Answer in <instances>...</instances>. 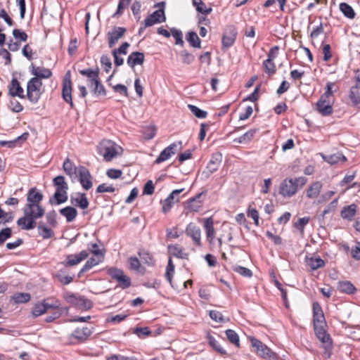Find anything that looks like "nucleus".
<instances>
[{
  "mask_svg": "<svg viewBox=\"0 0 360 360\" xmlns=\"http://www.w3.org/2000/svg\"><path fill=\"white\" fill-rule=\"evenodd\" d=\"M314 329L318 339L324 344L326 350H330L332 346L330 335L326 333V322L320 304L317 302L313 304Z\"/></svg>",
  "mask_w": 360,
  "mask_h": 360,
  "instance_id": "1",
  "label": "nucleus"
},
{
  "mask_svg": "<svg viewBox=\"0 0 360 360\" xmlns=\"http://www.w3.org/2000/svg\"><path fill=\"white\" fill-rule=\"evenodd\" d=\"M24 215L17 220V224L23 230H32L36 227V220L42 217L45 210L41 205H25Z\"/></svg>",
  "mask_w": 360,
  "mask_h": 360,
  "instance_id": "2",
  "label": "nucleus"
},
{
  "mask_svg": "<svg viewBox=\"0 0 360 360\" xmlns=\"http://www.w3.org/2000/svg\"><path fill=\"white\" fill-rule=\"evenodd\" d=\"M307 183V179L300 176L295 179H285L280 185L279 193L285 198L294 195L299 188H302Z\"/></svg>",
  "mask_w": 360,
  "mask_h": 360,
  "instance_id": "3",
  "label": "nucleus"
},
{
  "mask_svg": "<svg viewBox=\"0 0 360 360\" xmlns=\"http://www.w3.org/2000/svg\"><path fill=\"white\" fill-rule=\"evenodd\" d=\"M98 152L103 157L105 161L110 162L122 154V148L115 142L104 139L98 146Z\"/></svg>",
  "mask_w": 360,
  "mask_h": 360,
  "instance_id": "4",
  "label": "nucleus"
},
{
  "mask_svg": "<svg viewBox=\"0 0 360 360\" xmlns=\"http://www.w3.org/2000/svg\"><path fill=\"white\" fill-rule=\"evenodd\" d=\"M63 298L70 305L82 310H87L92 307L91 300L77 293L66 291L63 294Z\"/></svg>",
  "mask_w": 360,
  "mask_h": 360,
  "instance_id": "5",
  "label": "nucleus"
},
{
  "mask_svg": "<svg viewBox=\"0 0 360 360\" xmlns=\"http://www.w3.org/2000/svg\"><path fill=\"white\" fill-rule=\"evenodd\" d=\"M42 82L37 77L31 78L27 84V97L32 103H37L42 94Z\"/></svg>",
  "mask_w": 360,
  "mask_h": 360,
  "instance_id": "6",
  "label": "nucleus"
},
{
  "mask_svg": "<svg viewBox=\"0 0 360 360\" xmlns=\"http://www.w3.org/2000/svg\"><path fill=\"white\" fill-rule=\"evenodd\" d=\"M108 273L112 278L117 281L118 285L122 289L127 288L131 285L130 278L125 275L122 270L116 268H110L108 270Z\"/></svg>",
  "mask_w": 360,
  "mask_h": 360,
  "instance_id": "7",
  "label": "nucleus"
},
{
  "mask_svg": "<svg viewBox=\"0 0 360 360\" xmlns=\"http://www.w3.org/2000/svg\"><path fill=\"white\" fill-rule=\"evenodd\" d=\"M182 149V142L180 141L177 143H173L169 146L165 148L157 158L155 162L160 164L164 161L167 160L172 155H174L177 151Z\"/></svg>",
  "mask_w": 360,
  "mask_h": 360,
  "instance_id": "8",
  "label": "nucleus"
},
{
  "mask_svg": "<svg viewBox=\"0 0 360 360\" xmlns=\"http://www.w3.org/2000/svg\"><path fill=\"white\" fill-rule=\"evenodd\" d=\"M77 179L81 184L82 188L86 191L89 190L93 186V177L91 175L89 169L85 167H79V172L77 173Z\"/></svg>",
  "mask_w": 360,
  "mask_h": 360,
  "instance_id": "9",
  "label": "nucleus"
},
{
  "mask_svg": "<svg viewBox=\"0 0 360 360\" xmlns=\"http://www.w3.org/2000/svg\"><path fill=\"white\" fill-rule=\"evenodd\" d=\"M62 96L63 99L70 105L71 108H73L74 105L72 99V82L70 79V71L66 73L63 80Z\"/></svg>",
  "mask_w": 360,
  "mask_h": 360,
  "instance_id": "10",
  "label": "nucleus"
},
{
  "mask_svg": "<svg viewBox=\"0 0 360 360\" xmlns=\"http://www.w3.org/2000/svg\"><path fill=\"white\" fill-rule=\"evenodd\" d=\"M237 35L236 30L232 27H228L223 34L222 46L225 49L230 48L235 42Z\"/></svg>",
  "mask_w": 360,
  "mask_h": 360,
  "instance_id": "11",
  "label": "nucleus"
},
{
  "mask_svg": "<svg viewBox=\"0 0 360 360\" xmlns=\"http://www.w3.org/2000/svg\"><path fill=\"white\" fill-rule=\"evenodd\" d=\"M70 202L83 210L88 208L89 202L84 193H76L70 197Z\"/></svg>",
  "mask_w": 360,
  "mask_h": 360,
  "instance_id": "12",
  "label": "nucleus"
},
{
  "mask_svg": "<svg viewBox=\"0 0 360 360\" xmlns=\"http://www.w3.org/2000/svg\"><path fill=\"white\" fill-rule=\"evenodd\" d=\"M126 32V29L122 27H115L108 32V45L112 48Z\"/></svg>",
  "mask_w": 360,
  "mask_h": 360,
  "instance_id": "13",
  "label": "nucleus"
},
{
  "mask_svg": "<svg viewBox=\"0 0 360 360\" xmlns=\"http://www.w3.org/2000/svg\"><path fill=\"white\" fill-rule=\"evenodd\" d=\"M316 110L323 116L330 115L333 112V105L330 99L321 97L316 103Z\"/></svg>",
  "mask_w": 360,
  "mask_h": 360,
  "instance_id": "14",
  "label": "nucleus"
},
{
  "mask_svg": "<svg viewBox=\"0 0 360 360\" xmlns=\"http://www.w3.org/2000/svg\"><path fill=\"white\" fill-rule=\"evenodd\" d=\"M166 20L163 9H159L153 12L145 20V27L153 25L155 23L162 22Z\"/></svg>",
  "mask_w": 360,
  "mask_h": 360,
  "instance_id": "15",
  "label": "nucleus"
},
{
  "mask_svg": "<svg viewBox=\"0 0 360 360\" xmlns=\"http://www.w3.org/2000/svg\"><path fill=\"white\" fill-rule=\"evenodd\" d=\"M30 70L31 74L34 76L33 77H37L40 80L41 79H48L52 75V72L49 69L44 67L36 66L33 63L31 64Z\"/></svg>",
  "mask_w": 360,
  "mask_h": 360,
  "instance_id": "16",
  "label": "nucleus"
},
{
  "mask_svg": "<svg viewBox=\"0 0 360 360\" xmlns=\"http://www.w3.org/2000/svg\"><path fill=\"white\" fill-rule=\"evenodd\" d=\"M184 191V188L174 190L169 196L165 200L162 205V212L164 213L168 212L172 208L174 202H178L179 199L176 197Z\"/></svg>",
  "mask_w": 360,
  "mask_h": 360,
  "instance_id": "17",
  "label": "nucleus"
},
{
  "mask_svg": "<svg viewBox=\"0 0 360 360\" xmlns=\"http://www.w3.org/2000/svg\"><path fill=\"white\" fill-rule=\"evenodd\" d=\"M8 91L12 97L18 96L21 98H25L24 90L16 78L12 79L8 86Z\"/></svg>",
  "mask_w": 360,
  "mask_h": 360,
  "instance_id": "18",
  "label": "nucleus"
},
{
  "mask_svg": "<svg viewBox=\"0 0 360 360\" xmlns=\"http://www.w3.org/2000/svg\"><path fill=\"white\" fill-rule=\"evenodd\" d=\"M43 198L44 195L40 191L36 188H32L28 191L26 205H40Z\"/></svg>",
  "mask_w": 360,
  "mask_h": 360,
  "instance_id": "19",
  "label": "nucleus"
},
{
  "mask_svg": "<svg viewBox=\"0 0 360 360\" xmlns=\"http://www.w3.org/2000/svg\"><path fill=\"white\" fill-rule=\"evenodd\" d=\"M186 233L192 238L193 240L198 245H200L201 231L200 228L194 223H190L186 227Z\"/></svg>",
  "mask_w": 360,
  "mask_h": 360,
  "instance_id": "20",
  "label": "nucleus"
},
{
  "mask_svg": "<svg viewBox=\"0 0 360 360\" xmlns=\"http://www.w3.org/2000/svg\"><path fill=\"white\" fill-rule=\"evenodd\" d=\"M221 160L222 155L220 153H215L212 155V158L207 166L209 174L214 173L218 169Z\"/></svg>",
  "mask_w": 360,
  "mask_h": 360,
  "instance_id": "21",
  "label": "nucleus"
},
{
  "mask_svg": "<svg viewBox=\"0 0 360 360\" xmlns=\"http://www.w3.org/2000/svg\"><path fill=\"white\" fill-rule=\"evenodd\" d=\"M63 169L67 175L74 181L77 178V173L79 172V167H76L69 158H67L63 162Z\"/></svg>",
  "mask_w": 360,
  "mask_h": 360,
  "instance_id": "22",
  "label": "nucleus"
},
{
  "mask_svg": "<svg viewBox=\"0 0 360 360\" xmlns=\"http://www.w3.org/2000/svg\"><path fill=\"white\" fill-rule=\"evenodd\" d=\"M89 256L88 252L82 250L77 255H69L67 256L66 266H75L81 262L82 260L87 258Z\"/></svg>",
  "mask_w": 360,
  "mask_h": 360,
  "instance_id": "23",
  "label": "nucleus"
},
{
  "mask_svg": "<svg viewBox=\"0 0 360 360\" xmlns=\"http://www.w3.org/2000/svg\"><path fill=\"white\" fill-rule=\"evenodd\" d=\"M323 188V184L321 181H316L311 184L307 191L306 195L308 198H317Z\"/></svg>",
  "mask_w": 360,
  "mask_h": 360,
  "instance_id": "24",
  "label": "nucleus"
},
{
  "mask_svg": "<svg viewBox=\"0 0 360 360\" xmlns=\"http://www.w3.org/2000/svg\"><path fill=\"white\" fill-rule=\"evenodd\" d=\"M323 159L330 165L343 163L347 161L346 157L341 153H336L330 155H322Z\"/></svg>",
  "mask_w": 360,
  "mask_h": 360,
  "instance_id": "25",
  "label": "nucleus"
},
{
  "mask_svg": "<svg viewBox=\"0 0 360 360\" xmlns=\"http://www.w3.org/2000/svg\"><path fill=\"white\" fill-rule=\"evenodd\" d=\"M144 61V54L141 52H132L127 58V64L134 68L135 65H142Z\"/></svg>",
  "mask_w": 360,
  "mask_h": 360,
  "instance_id": "26",
  "label": "nucleus"
},
{
  "mask_svg": "<svg viewBox=\"0 0 360 360\" xmlns=\"http://www.w3.org/2000/svg\"><path fill=\"white\" fill-rule=\"evenodd\" d=\"M214 221L212 217H208L204 219V228L205 230L206 236L210 242H212L214 238V229L213 226Z\"/></svg>",
  "mask_w": 360,
  "mask_h": 360,
  "instance_id": "27",
  "label": "nucleus"
},
{
  "mask_svg": "<svg viewBox=\"0 0 360 360\" xmlns=\"http://www.w3.org/2000/svg\"><path fill=\"white\" fill-rule=\"evenodd\" d=\"M168 251L171 255L180 259H187L188 256V254L185 252L184 249L178 245H169Z\"/></svg>",
  "mask_w": 360,
  "mask_h": 360,
  "instance_id": "28",
  "label": "nucleus"
},
{
  "mask_svg": "<svg viewBox=\"0 0 360 360\" xmlns=\"http://www.w3.org/2000/svg\"><path fill=\"white\" fill-rule=\"evenodd\" d=\"M60 214L65 217L68 222H71L76 218L77 211L74 207L68 206L60 209Z\"/></svg>",
  "mask_w": 360,
  "mask_h": 360,
  "instance_id": "29",
  "label": "nucleus"
},
{
  "mask_svg": "<svg viewBox=\"0 0 360 360\" xmlns=\"http://www.w3.org/2000/svg\"><path fill=\"white\" fill-rule=\"evenodd\" d=\"M88 86L91 89V91L96 96H105V90L104 86L100 82V79H97L96 81L91 84H88Z\"/></svg>",
  "mask_w": 360,
  "mask_h": 360,
  "instance_id": "30",
  "label": "nucleus"
},
{
  "mask_svg": "<svg viewBox=\"0 0 360 360\" xmlns=\"http://www.w3.org/2000/svg\"><path fill=\"white\" fill-rule=\"evenodd\" d=\"M201 195L202 193H199L195 198L191 199L188 202L186 209L188 210L190 212H198L202 206V202L199 200Z\"/></svg>",
  "mask_w": 360,
  "mask_h": 360,
  "instance_id": "31",
  "label": "nucleus"
},
{
  "mask_svg": "<svg viewBox=\"0 0 360 360\" xmlns=\"http://www.w3.org/2000/svg\"><path fill=\"white\" fill-rule=\"evenodd\" d=\"M103 257L104 256H101V257H91L89 260H87V262L85 263L84 266L82 268V269L80 270L79 273V276H80V275L82 274H83L84 272L91 269L92 267H94V266L98 264L100 262H101L103 259Z\"/></svg>",
  "mask_w": 360,
  "mask_h": 360,
  "instance_id": "32",
  "label": "nucleus"
},
{
  "mask_svg": "<svg viewBox=\"0 0 360 360\" xmlns=\"http://www.w3.org/2000/svg\"><path fill=\"white\" fill-rule=\"evenodd\" d=\"M68 191H60L56 190L53 198H50L49 203L53 205L54 203V200H56V204L60 205L63 203L68 200Z\"/></svg>",
  "mask_w": 360,
  "mask_h": 360,
  "instance_id": "33",
  "label": "nucleus"
},
{
  "mask_svg": "<svg viewBox=\"0 0 360 360\" xmlns=\"http://www.w3.org/2000/svg\"><path fill=\"white\" fill-rule=\"evenodd\" d=\"M79 73L88 77V84H91L93 82L96 81L99 78V70L98 68L96 70H92L90 68L81 70H79Z\"/></svg>",
  "mask_w": 360,
  "mask_h": 360,
  "instance_id": "34",
  "label": "nucleus"
},
{
  "mask_svg": "<svg viewBox=\"0 0 360 360\" xmlns=\"http://www.w3.org/2000/svg\"><path fill=\"white\" fill-rule=\"evenodd\" d=\"M307 264L312 269L316 270L319 268L323 267L325 265L324 261L321 259L319 257H307L306 259Z\"/></svg>",
  "mask_w": 360,
  "mask_h": 360,
  "instance_id": "35",
  "label": "nucleus"
},
{
  "mask_svg": "<svg viewBox=\"0 0 360 360\" xmlns=\"http://www.w3.org/2000/svg\"><path fill=\"white\" fill-rule=\"evenodd\" d=\"M356 206L355 204L344 207L341 211V217L343 219L351 220L356 214Z\"/></svg>",
  "mask_w": 360,
  "mask_h": 360,
  "instance_id": "36",
  "label": "nucleus"
},
{
  "mask_svg": "<svg viewBox=\"0 0 360 360\" xmlns=\"http://www.w3.org/2000/svg\"><path fill=\"white\" fill-rule=\"evenodd\" d=\"M257 131V129H250L238 139H236L234 142H237L238 143H248L252 141Z\"/></svg>",
  "mask_w": 360,
  "mask_h": 360,
  "instance_id": "37",
  "label": "nucleus"
},
{
  "mask_svg": "<svg viewBox=\"0 0 360 360\" xmlns=\"http://www.w3.org/2000/svg\"><path fill=\"white\" fill-rule=\"evenodd\" d=\"M91 330L87 327L77 328L72 333V336L79 340H86L91 334Z\"/></svg>",
  "mask_w": 360,
  "mask_h": 360,
  "instance_id": "38",
  "label": "nucleus"
},
{
  "mask_svg": "<svg viewBox=\"0 0 360 360\" xmlns=\"http://www.w3.org/2000/svg\"><path fill=\"white\" fill-rule=\"evenodd\" d=\"M257 352L263 358L268 360H277L276 354L271 351V349L265 345H264Z\"/></svg>",
  "mask_w": 360,
  "mask_h": 360,
  "instance_id": "39",
  "label": "nucleus"
},
{
  "mask_svg": "<svg viewBox=\"0 0 360 360\" xmlns=\"http://www.w3.org/2000/svg\"><path fill=\"white\" fill-rule=\"evenodd\" d=\"M350 98L352 103L357 106H360V86L356 84L350 90Z\"/></svg>",
  "mask_w": 360,
  "mask_h": 360,
  "instance_id": "40",
  "label": "nucleus"
},
{
  "mask_svg": "<svg viewBox=\"0 0 360 360\" xmlns=\"http://www.w3.org/2000/svg\"><path fill=\"white\" fill-rule=\"evenodd\" d=\"M31 296L27 292H17L15 293L11 300L16 304L26 303L30 300Z\"/></svg>",
  "mask_w": 360,
  "mask_h": 360,
  "instance_id": "41",
  "label": "nucleus"
},
{
  "mask_svg": "<svg viewBox=\"0 0 360 360\" xmlns=\"http://www.w3.org/2000/svg\"><path fill=\"white\" fill-rule=\"evenodd\" d=\"M338 288L341 292H345L347 294H352L356 290V288L354 286V285L352 283H350L349 281L339 282Z\"/></svg>",
  "mask_w": 360,
  "mask_h": 360,
  "instance_id": "42",
  "label": "nucleus"
},
{
  "mask_svg": "<svg viewBox=\"0 0 360 360\" xmlns=\"http://www.w3.org/2000/svg\"><path fill=\"white\" fill-rule=\"evenodd\" d=\"M54 186L56 187V190L68 191V186L66 183L64 176H57L53 180Z\"/></svg>",
  "mask_w": 360,
  "mask_h": 360,
  "instance_id": "43",
  "label": "nucleus"
},
{
  "mask_svg": "<svg viewBox=\"0 0 360 360\" xmlns=\"http://www.w3.org/2000/svg\"><path fill=\"white\" fill-rule=\"evenodd\" d=\"M340 9L344 15L349 19H353L355 16L354 9L347 3H341L340 4Z\"/></svg>",
  "mask_w": 360,
  "mask_h": 360,
  "instance_id": "44",
  "label": "nucleus"
},
{
  "mask_svg": "<svg viewBox=\"0 0 360 360\" xmlns=\"http://www.w3.org/2000/svg\"><path fill=\"white\" fill-rule=\"evenodd\" d=\"M37 228L39 235L41 236L43 238H50L53 235L52 230L46 227L43 222H39Z\"/></svg>",
  "mask_w": 360,
  "mask_h": 360,
  "instance_id": "45",
  "label": "nucleus"
},
{
  "mask_svg": "<svg viewBox=\"0 0 360 360\" xmlns=\"http://www.w3.org/2000/svg\"><path fill=\"white\" fill-rule=\"evenodd\" d=\"M186 39L193 47L200 48V39L195 32H189Z\"/></svg>",
  "mask_w": 360,
  "mask_h": 360,
  "instance_id": "46",
  "label": "nucleus"
},
{
  "mask_svg": "<svg viewBox=\"0 0 360 360\" xmlns=\"http://www.w3.org/2000/svg\"><path fill=\"white\" fill-rule=\"evenodd\" d=\"M193 4L196 7V10L202 14L207 15L212 11V8L206 6L202 0H193Z\"/></svg>",
  "mask_w": 360,
  "mask_h": 360,
  "instance_id": "47",
  "label": "nucleus"
},
{
  "mask_svg": "<svg viewBox=\"0 0 360 360\" xmlns=\"http://www.w3.org/2000/svg\"><path fill=\"white\" fill-rule=\"evenodd\" d=\"M263 66L265 70V72L269 75H272L276 73V68L275 63H274V60L266 59L263 63Z\"/></svg>",
  "mask_w": 360,
  "mask_h": 360,
  "instance_id": "48",
  "label": "nucleus"
},
{
  "mask_svg": "<svg viewBox=\"0 0 360 360\" xmlns=\"http://www.w3.org/2000/svg\"><path fill=\"white\" fill-rule=\"evenodd\" d=\"M47 311L46 306L44 304V302H38L34 304L32 314L34 316L37 317L40 315L44 314Z\"/></svg>",
  "mask_w": 360,
  "mask_h": 360,
  "instance_id": "49",
  "label": "nucleus"
},
{
  "mask_svg": "<svg viewBox=\"0 0 360 360\" xmlns=\"http://www.w3.org/2000/svg\"><path fill=\"white\" fill-rule=\"evenodd\" d=\"M174 272V265L172 263V260L171 258L169 259L168 264L167 266V270L165 276L168 282L170 283V285L174 288V285L172 283V276Z\"/></svg>",
  "mask_w": 360,
  "mask_h": 360,
  "instance_id": "50",
  "label": "nucleus"
},
{
  "mask_svg": "<svg viewBox=\"0 0 360 360\" xmlns=\"http://www.w3.org/2000/svg\"><path fill=\"white\" fill-rule=\"evenodd\" d=\"M226 335L228 340L236 346L239 347V337L238 334L233 330L229 329L226 330Z\"/></svg>",
  "mask_w": 360,
  "mask_h": 360,
  "instance_id": "51",
  "label": "nucleus"
},
{
  "mask_svg": "<svg viewBox=\"0 0 360 360\" xmlns=\"http://www.w3.org/2000/svg\"><path fill=\"white\" fill-rule=\"evenodd\" d=\"M13 37L18 41L19 43L21 41H26L27 39V34L21 30L14 29L13 30Z\"/></svg>",
  "mask_w": 360,
  "mask_h": 360,
  "instance_id": "52",
  "label": "nucleus"
},
{
  "mask_svg": "<svg viewBox=\"0 0 360 360\" xmlns=\"http://www.w3.org/2000/svg\"><path fill=\"white\" fill-rule=\"evenodd\" d=\"M338 198H335L333 200H332L324 209L322 213V217H323L325 215L335 212L338 207Z\"/></svg>",
  "mask_w": 360,
  "mask_h": 360,
  "instance_id": "53",
  "label": "nucleus"
},
{
  "mask_svg": "<svg viewBox=\"0 0 360 360\" xmlns=\"http://www.w3.org/2000/svg\"><path fill=\"white\" fill-rule=\"evenodd\" d=\"M188 108L191 111L192 113L195 115L198 118H205L207 117V112L202 110H200L197 106L193 105H188Z\"/></svg>",
  "mask_w": 360,
  "mask_h": 360,
  "instance_id": "54",
  "label": "nucleus"
},
{
  "mask_svg": "<svg viewBox=\"0 0 360 360\" xmlns=\"http://www.w3.org/2000/svg\"><path fill=\"white\" fill-rule=\"evenodd\" d=\"M210 316L217 323H222L226 321L221 313L216 310L210 311Z\"/></svg>",
  "mask_w": 360,
  "mask_h": 360,
  "instance_id": "55",
  "label": "nucleus"
},
{
  "mask_svg": "<svg viewBox=\"0 0 360 360\" xmlns=\"http://www.w3.org/2000/svg\"><path fill=\"white\" fill-rule=\"evenodd\" d=\"M234 271L244 277L250 278L252 276V271L245 267L241 266H236L234 267Z\"/></svg>",
  "mask_w": 360,
  "mask_h": 360,
  "instance_id": "56",
  "label": "nucleus"
},
{
  "mask_svg": "<svg viewBox=\"0 0 360 360\" xmlns=\"http://www.w3.org/2000/svg\"><path fill=\"white\" fill-rule=\"evenodd\" d=\"M12 231L10 228L3 229L0 231V243L3 244L7 239L11 237Z\"/></svg>",
  "mask_w": 360,
  "mask_h": 360,
  "instance_id": "57",
  "label": "nucleus"
},
{
  "mask_svg": "<svg viewBox=\"0 0 360 360\" xmlns=\"http://www.w3.org/2000/svg\"><path fill=\"white\" fill-rule=\"evenodd\" d=\"M181 56L182 57V61L185 64H191L193 62L195 57L192 54L189 53L187 51L184 50L181 52Z\"/></svg>",
  "mask_w": 360,
  "mask_h": 360,
  "instance_id": "58",
  "label": "nucleus"
},
{
  "mask_svg": "<svg viewBox=\"0 0 360 360\" xmlns=\"http://www.w3.org/2000/svg\"><path fill=\"white\" fill-rule=\"evenodd\" d=\"M101 65L104 67L105 70L108 72L111 69L112 67V63L110 58L106 56L103 55L101 57Z\"/></svg>",
  "mask_w": 360,
  "mask_h": 360,
  "instance_id": "59",
  "label": "nucleus"
},
{
  "mask_svg": "<svg viewBox=\"0 0 360 360\" xmlns=\"http://www.w3.org/2000/svg\"><path fill=\"white\" fill-rule=\"evenodd\" d=\"M210 345L218 352L221 354H225L226 351L223 349V347L219 345V343L212 337L209 338Z\"/></svg>",
  "mask_w": 360,
  "mask_h": 360,
  "instance_id": "60",
  "label": "nucleus"
},
{
  "mask_svg": "<svg viewBox=\"0 0 360 360\" xmlns=\"http://www.w3.org/2000/svg\"><path fill=\"white\" fill-rule=\"evenodd\" d=\"M172 36L176 39V44H179L183 46L184 41L182 39V33L180 30H176L174 28L171 30Z\"/></svg>",
  "mask_w": 360,
  "mask_h": 360,
  "instance_id": "61",
  "label": "nucleus"
},
{
  "mask_svg": "<svg viewBox=\"0 0 360 360\" xmlns=\"http://www.w3.org/2000/svg\"><path fill=\"white\" fill-rule=\"evenodd\" d=\"M309 221V217H302L298 219V221L295 224V226L297 229H299L302 233L304 232V228L306 224H308Z\"/></svg>",
  "mask_w": 360,
  "mask_h": 360,
  "instance_id": "62",
  "label": "nucleus"
},
{
  "mask_svg": "<svg viewBox=\"0 0 360 360\" xmlns=\"http://www.w3.org/2000/svg\"><path fill=\"white\" fill-rule=\"evenodd\" d=\"M56 216L57 214L56 211L52 210L51 212H49L46 215L47 223L54 226L56 224Z\"/></svg>",
  "mask_w": 360,
  "mask_h": 360,
  "instance_id": "63",
  "label": "nucleus"
},
{
  "mask_svg": "<svg viewBox=\"0 0 360 360\" xmlns=\"http://www.w3.org/2000/svg\"><path fill=\"white\" fill-rule=\"evenodd\" d=\"M9 107L13 112H19L22 110V105L15 99H12L10 101Z\"/></svg>",
  "mask_w": 360,
  "mask_h": 360,
  "instance_id": "64",
  "label": "nucleus"
}]
</instances>
